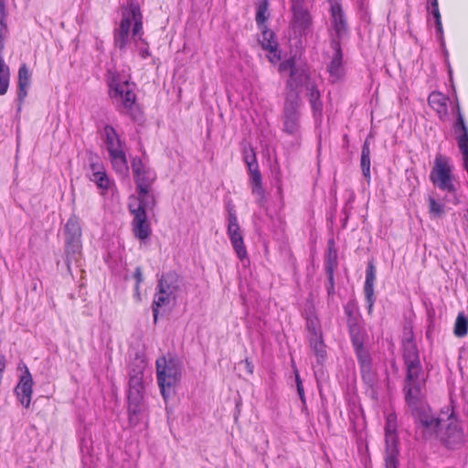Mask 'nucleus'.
Instances as JSON below:
<instances>
[{
    "label": "nucleus",
    "mask_w": 468,
    "mask_h": 468,
    "mask_svg": "<svg viewBox=\"0 0 468 468\" xmlns=\"http://www.w3.org/2000/svg\"><path fill=\"white\" fill-rule=\"evenodd\" d=\"M143 16L140 7L132 3L122 10V18L119 27L114 29V46L121 51L127 47L130 36L142 58L150 56L148 45L143 39Z\"/></svg>",
    "instance_id": "obj_1"
},
{
    "label": "nucleus",
    "mask_w": 468,
    "mask_h": 468,
    "mask_svg": "<svg viewBox=\"0 0 468 468\" xmlns=\"http://www.w3.org/2000/svg\"><path fill=\"white\" fill-rule=\"evenodd\" d=\"M146 363L142 357H135L129 367V381L127 390L128 422L131 427H136L147 420V405L144 399V373Z\"/></svg>",
    "instance_id": "obj_2"
},
{
    "label": "nucleus",
    "mask_w": 468,
    "mask_h": 468,
    "mask_svg": "<svg viewBox=\"0 0 468 468\" xmlns=\"http://www.w3.org/2000/svg\"><path fill=\"white\" fill-rule=\"evenodd\" d=\"M183 285L182 278L175 271L162 274L158 279L155 293L152 303L154 323L158 320L159 311L163 307H174Z\"/></svg>",
    "instance_id": "obj_3"
},
{
    "label": "nucleus",
    "mask_w": 468,
    "mask_h": 468,
    "mask_svg": "<svg viewBox=\"0 0 468 468\" xmlns=\"http://www.w3.org/2000/svg\"><path fill=\"white\" fill-rule=\"evenodd\" d=\"M301 105L299 92L286 93L282 116V132L292 138V147H299L302 142Z\"/></svg>",
    "instance_id": "obj_4"
},
{
    "label": "nucleus",
    "mask_w": 468,
    "mask_h": 468,
    "mask_svg": "<svg viewBox=\"0 0 468 468\" xmlns=\"http://www.w3.org/2000/svg\"><path fill=\"white\" fill-rule=\"evenodd\" d=\"M155 364L158 386L163 398L166 400L175 394L176 387L181 380L182 363L178 358L169 355L159 357Z\"/></svg>",
    "instance_id": "obj_5"
},
{
    "label": "nucleus",
    "mask_w": 468,
    "mask_h": 468,
    "mask_svg": "<svg viewBox=\"0 0 468 468\" xmlns=\"http://www.w3.org/2000/svg\"><path fill=\"white\" fill-rule=\"evenodd\" d=\"M402 356L406 367L404 385L425 382L424 371L420 363L419 349L413 335L402 342Z\"/></svg>",
    "instance_id": "obj_6"
},
{
    "label": "nucleus",
    "mask_w": 468,
    "mask_h": 468,
    "mask_svg": "<svg viewBox=\"0 0 468 468\" xmlns=\"http://www.w3.org/2000/svg\"><path fill=\"white\" fill-rule=\"evenodd\" d=\"M453 403L454 400L451 398L450 404L441 409V414L447 417L448 423L445 429L440 430L439 434H437L448 449H457L464 443L463 430L455 414Z\"/></svg>",
    "instance_id": "obj_7"
},
{
    "label": "nucleus",
    "mask_w": 468,
    "mask_h": 468,
    "mask_svg": "<svg viewBox=\"0 0 468 468\" xmlns=\"http://www.w3.org/2000/svg\"><path fill=\"white\" fill-rule=\"evenodd\" d=\"M66 265L70 271V264L78 261L81 254V228L78 217L71 216L64 227Z\"/></svg>",
    "instance_id": "obj_8"
},
{
    "label": "nucleus",
    "mask_w": 468,
    "mask_h": 468,
    "mask_svg": "<svg viewBox=\"0 0 468 468\" xmlns=\"http://www.w3.org/2000/svg\"><path fill=\"white\" fill-rule=\"evenodd\" d=\"M425 382L404 385L403 392L405 394V401L410 408L412 417L417 424L423 420L432 416L431 408L421 398V388Z\"/></svg>",
    "instance_id": "obj_9"
},
{
    "label": "nucleus",
    "mask_w": 468,
    "mask_h": 468,
    "mask_svg": "<svg viewBox=\"0 0 468 468\" xmlns=\"http://www.w3.org/2000/svg\"><path fill=\"white\" fill-rule=\"evenodd\" d=\"M103 138L113 169L118 174H124L128 170L127 160L115 129L106 125Z\"/></svg>",
    "instance_id": "obj_10"
},
{
    "label": "nucleus",
    "mask_w": 468,
    "mask_h": 468,
    "mask_svg": "<svg viewBox=\"0 0 468 468\" xmlns=\"http://www.w3.org/2000/svg\"><path fill=\"white\" fill-rule=\"evenodd\" d=\"M109 94L119 110L122 107L127 112L133 111L136 96L133 85L128 80L122 81L112 77L109 82Z\"/></svg>",
    "instance_id": "obj_11"
},
{
    "label": "nucleus",
    "mask_w": 468,
    "mask_h": 468,
    "mask_svg": "<svg viewBox=\"0 0 468 468\" xmlns=\"http://www.w3.org/2000/svg\"><path fill=\"white\" fill-rule=\"evenodd\" d=\"M329 33L331 42H341L348 35V24L342 5L337 1L330 2Z\"/></svg>",
    "instance_id": "obj_12"
},
{
    "label": "nucleus",
    "mask_w": 468,
    "mask_h": 468,
    "mask_svg": "<svg viewBox=\"0 0 468 468\" xmlns=\"http://www.w3.org/2000/svg\"><path fill=\"white\" fill-rule=\"evenodd\" d=\"M228 210V229L227 233L230 243L240 261L247 259L248 253L244 245L243 235L238 223L237 214L234 206L229 202Z\"/></svg>",
    "instance_id": "obj_13"
},
{
    "label": "nucleus",
    "mask_w": 468,
    "mask_h": 468,
    "mask_svg": "<svg viewBox=\"0 0 468 468\" xmlns=\"http://www.w3.org/2000/svg\"><path fill=\"white\" fill-rule=\"evenodd\" d=\"M396 416L390 414L387 417L385 426L386 437V454H385V468H398L399 466V450L396 445Z\"/></svg>",
    "instance_id": "obj_14"
},
{
    "label": "nucleus",
    "mask_w": 468,
    "mask_h": 468,
    "mask_svg": "<svg viewBox=\"0 0 468 468\" xmlns=\"http://www.w3.org/2000/svg\"><path fill=\"white\" fill-rule=\"evenodd\" d=\"M289 69L290 79L286 84V93L288 92H298L297 87L305 86L307 89L308 83H313L310 80L309 69L306 66H296L293 59L290 58L280 66V70H285Z\"/></svg>",
    "instance_id": "obj_15"
},
{
    "label": "nucleus",
    "mask_w": 468,
    "mask_h": 468,
    "mask_svg": "<svg viewBox=\"0 0 468 468\" xmlns=\"http://www.w3.org/2000/svg\"><path fill=\"white\" fill-rule=\"evenodd\" d=\"M455 115L456 120L452 125V132L463 154L464 168L468 173V127L458 103L455 107Z\"/></svg>",
    "instance_id": "obj_16"
},
{
    "label": "nucleus",
    "mask_w": 468,
    "mask_h": 468,
    "mask_svg": "<svg viewBox=\"0 0 468 468\" xmlns=\"http://www.w3.org/2000/svg\"><path fill=\"white\" fill-rule=\"evenodd\" d=\"M154 178L135 177L137 201L133 204L135 207H141L145 212L147 209H153L156 205V196L152 187Z\"/></svg>",
    "instance_id": "obj_17"
},
{
    "label": "nucleus",
    "mask_w": 468,
    "mask_h": 468,
    "mask_svg": "<svg viewBox=\"0 0 468 468\" xmlns=\"http://www.w3.org/2000/svg\"><path fill=\"white\" fill-rule=\"evenodd\" d=\"M129 210L133 216L132 226L134 237L140 240L147 239L151 234V227L146 212L141 207H135L133 203L129 204Z\"/></svg>",
    "instance_id": "obj_18"
},
{
    "label": "nucleus",
    "mask_w": 468,
    "mask_h": 468,
    "mask_svg": "<svg viewBox=\"0 0 468 468\" xmlns=\"http://www.w3.org/2000/svg\"><path fill=\"white\" fill-rule=\"evenodd\" d=\"M330 48L332 49V54L330 55V61L327 65V71L331 81L335 82L345 76L346 69L343 62L341 44H337L335 41L330 42Z\"/></svg>",
    "instance_id": "obj_19"
},
{
    "label": "nucleus",
    "mask_w": 468,
    "mask_h": 468,
    "mask_svg": "<svg viewBox=\"0 0 468 468\" xmlns=\"http://www.w3.org/2000/svg\"><path fill=\"white\" fill-rule=\"evenodd\" d=\"M292 25L294 28H297L300 32H304L310 28L312 17L304 0H292Z\"/></svg>",
    "instance_id": "obj_20"
},
{
    "label": "nucleus",
    "mask_w": 468,
    "mask_h": 468,
    "mask_svg": "<svg viewBox=\"0 0 468 468\" xmlns=\"http://www.w3.org/2000/svg\"><path fill=\"white\" fill-rule=\"evenodd\" d=\"M357 363L359 366L361 378L365 385L370 388L373 392L375 391L378 378L376 372L372 367V358L369 352L356 355Z\"/></svg>",
    "instance_id": "obj_21"
},
{
    "label": "nucleus",
    "mask_w": 468,
    "mask_h": 468,
    "mask_svg": "<svg viewBox=\"0 0 468 468\" xmlns=\"http://www.w3.org/2000/svg\"><path fill=\"white\" fill-rule=\"evenodd\" d=\"M24 368L25 371L21 375L19 382L15 388V393L23 407L27 409L31 401L33 378L26 365H24Z\"/></svg>",
    "instance_id": "obj_22"
},
{
    "label": "nucleus",
    "mask_w": 468,
    "mask_h": 468,
    "mask_svg": "<svg viewBox=\"0 0 468 468\" xmlns=\"http://www.w3.org/2000/svg\"><path fill=\"white\" fill-rule=\"evenodd\" d=\"M376 280V267L373 261H368L366 271V281L364 285V292L367 303L368 313L372 312L375 303L374 297V282Z\"/></svg>",
    "instance_id": "obj_23"
},
{
    "label": "nucleus",
    "mask_w": 468,
    "mask_h": 468,
    "mask_svg": "<svg viewBox=\"0 0 468 468\" xmlns=\"http://www.w3.org/2000/svg\"><path fill=\"white\" fill-rule=\"evenodd\" d=\"M31 74L26 64L20 66L18 69V91L17 100L21 104L27 96V90L30 86Z\"/></svg>",
    "instance_id": "obj_24"
},
{
    "label": "nucleus",
    "mask_w": 468,
    "mask_h": 468,
    "mask_svg": "<svg viewBox=\"0 0 468 468\" xmlns=\"http://www.w3.org/2000/svg\"><path fill=\"white\" fill-rule=\"evenodd\" d=\"M351 343L356 355L368 352L365 346L366 332L361 325L351 327L348 329Z\"/></svg>",
    "instance_id": "obj_25"
},
{
    "label": "nucleus",
    "mask_w": 468,
    "mask_h": 468,
    "mask_svg": "<svg viewBox=\"0 0 468 468\" xmlns=\"http://www.w3.org/2000/svg\"><path fill=\"white\" fill-rule=\"evenodd\" d=\"M306 90L314 118L321 117L323 112V103L320 99V91L314 83H308Z\"/></svg>",
    "instance_id": "obj_26"
},
{
    "label": "nucleus",
    "mask_w": 468,
    "mask_h": 468,
    "mask_svg": "<svg viewBox=\"0 0 468 468\" xmlns=\"http://www.w3.org/2000/svg\"><path fill=\"white\" fill-rule=\"evenodd\" d=\"M454 177H431L434 186L449 194L448 201L457 203L456 188L452 182Z\"/></svg>",
    "instance_id": "obj_27"
},
{
    "label": "nucleus",
    "mask_w": 468,
    "mask_h": 468,
    "mask_svg": "<svg viewBox=\"0 0 468 468\" xmlns=\"http://www.w3.org/2000/svg\"><path fill=\"white\" fill-rule=\"evenodd\" d=\"M273 37L274 35L271 31L263 30L260 39L262 48L270 51L271 56H269V59L272 63L280 59V56L277 54V42L274 40Z\"/></svg>",
    "instance_id": "obj_28"
},
{
    "label": "nucleus",
    "mask_w": 468,
    "mask_h": 468,
    "mask_svg": "<svg viewBox=\"0 0 468 468\" xmlns=\"http://www.w3.org/2000/svg\"><path fill=\"white\" fill-rule=\"evenodd\" d=\"M447 101L448 98L441 92H432L428 98L430 106L437 112L440 118L447 115Z\"/></svg>",
    "instance_id": "obj_29"
},
{
    "label": "nucleus",
    "mask_w": 468,
    "mask_h": 468,
    "mask_svg": "<svg viewBox=\"0 0 468 468\" xmlns=\"http://www.w3.org/2000/svg\"><path fill=\"white\" fill-rule=\"evenodd\" d=\"M441 421V418L434 417L432 415L430 418L423 420V421L419 423L418 426L423 429L424 437L427 438L434 434H439Z\"/></svg>",
    "instance_id": "obj_30"
},
{
    "label": "nucleus",
    "mask_w": 468,
    "mask_h": 468,
    "mask_svg": "<svg viewBox=\"0 0 468 468\" xmlns=\"http://www.w3.org/2000/svg\"><path fill=\"white\" fill-rule=\"evenodd\" d=\"M309 342L311 348L316 356L317 363L321 364L326 356L325 346L321 335L314 331V335L310 337Z\"/></svg>",
    "instance_id": "obj_31"
},
{
    "label": "nucleus",
    "mask_w": 468,
    "mask_h": 468,
    "mask_svg": "<svg viewBox=\"0 0 468 468\" xmlns=\"http://www.w3.org/2000/svg\"><path fill=\"white\" fill-rule=\"evenodd\" d=\"M452 172L449 158L437 154L431 176H449Z\"/></svg>",
    "instance_id": "obj_32"
},
{
    "label": "nucleus",
    "mask_w": 468,
    "mask_h": 468,
    "mask_svg": "<svg viewBox=\"0 0 468 468\" xmlns=\"http://www.w3.org/2000/svg\"><path fill=\"white\" fill-rule=\"evenodd\" d=\"M337 266V250L335 248V241L333 239L328 240L327 255L324 262L325 271H335Z\"/></svg>",
    "instance_id": "obj_33"
},
{
    "label": "nucleus",
    "mask_w": 468,
    "mask_h": 468,
    "mask_svg": "<svg viewBox=\"0 0 468 468\" xmlns=\"http://www.w3.org/2000/svg\"><path fill=\"white\" fill-rule=\"evenodd\" d=\"M262 177H251V189L252 194L256 197V202L259 204V206L263 207L266 202L265 198V192L262 187Z\"/></svg>",
    "instance_id": "obj_34"
},
{
    "label": "nucleus",
    "mask_w": 468,
    "mask_h": 468,
    "mask_svg": "<svg viewBox=\"0 0 468 468\" xmlns=\"http://www.w3.org/2000/svg\"><path fill=\"white\" fill-rule=\"evenodd\" d=\"M453 333L457 337H463L467 335V333H468V319L463 314V313H460L457 315V318H456L455 324H454Z\"/></svg>",
    "instance_id": "obj_35"
},
{
    "label": "nucleus",
    "mask_w": 468,
    "mask_h": 468,
    "mask_svg": "<svg viewBox=\"0 0 468 468\" xmlns=\"http://www.w3.org/2000/svg\"><path fill=\"white\" fill-rule=\"evenodd\" d=\"M361 169L363 176H369L370 174V150L367 143L366 142L362 148L361 153Z\"/></svg>",
    "instance_id": "obj_36"
},
{
    "label": "nucleus",
    "mask_w": 468,
    "mask_h": 468,
    "mask_svg": "<svg viewBox=\"0 0 468 468\" xmlns=\"http://www.w3.org/2000/svg\"><path fill=\"white\" fill-rule=\"evenodd\" d=\"M429 211L435 218H441L444 213L443 205L431 195L429 196Z\"/></svg>",
    "instance_id": "obj_37"
},
{
    "label": "nucleus",
    "mask_w": 468,
    "mask_h": 468,
    "mask_svg": "<svg viewBox=\"0 0 468 468\" xmlns=\"http://www.w3.org/2000/svg\"><path fill=\"white\" fill-rule=\"evenodd\" d=\"M268 2L261 0L257 6L256 22L261 27L267 20Z\"/></svg>",
    "instance_id": "obj_38"
},
{
    "label": "nucleus",
    "mask_w": 468,
    "mask_h": 468,
    "mask_svg": "<svg viewBox=\"0 0 468 468\" xmlns=\"http://www.w3.org/2000/svg\"><path fill=\"white\" fill-rule=\"evenodd\" d=\"M244 159L249 168L250 176H260L255 154L252 151H250V153H246Z\"/></svg>",
    "instance_id": "obj_39"
},
{
    "label": "nucleus",
    "mask_w": 468,
    "mask_h": 468,
    "mask_svg": "<svg viewBox=\"0 0 468 468\" xmlns=\"http://www.w3.org/2000/svg\"><path fill=\"white\" fill-rule=\"evenodd\" d=\"M431 14H432V16H433V17L435 19V26H436L437 34L440 36V37L441 39V42H442V45H444V41H443V29H442V24H441L439 5L432 7Z\"/></svg>",
    "instance_id": "obj_40"
},
{
    "label": "nucleus",
    "mask_w": 468,
    "mask_h": 468,
    "mask_svg": "<svg viewBox=\"0 0 468 468\" xmlns=\"http://www.w3.org/2000/svg\"><path fill=\"white\" fill-rule=\"evenodd\" d=\"M132 169L134 176H144L149 173L143 161L139 158H133L132 161Z\"/></svg>",
    "instance_id": "obj_41"
},
{
    "label": "nucleus",
    "mask_w": 468,
    "mask_h": 468,
    "mask_svg": "<svg viewBox=\"0 0 468 468\" xmlns=\"http://www.w3.org/2000/svg\"><path fill=\"white\" fill-rule=\"evenodd\" d=\"M97 180L96 185L98 188L102 190V194H104V191L112 189L115 187L113 181L112 180V177H96Z\"/></svg>",
    "instance_id": "obj_42"
},
{
    "label": "nucleus",
    "mask_w": 468,
    "mask_h": 468,
    "mask_svg": "<svg viewBox=\"0 0 468 468\" xmlns=\"http://www.w3.org/2000/svg\"><path fill=\"white\" fill-rule=\"evenodd\" d=\"M326 272V275H327V285H326V291H327V295H328V298H331L332 296L335 295V277H334V273L335 271H325Z\"/></svg>",
    "instance_id": "obj_43"
},
{
    "label": "nucleus",
    "mask_w": 468,
    "mask_h": 468,
    "mask_svg": "<svg viewBox=\"0 0 468 468\" xmlns=\"http://www.w3.org/2000/svg\"><path fill=\"white\" fill-rule=\"evenodd\" d=\"M133 278L136 281L135 291H136L137 294H139L140 284L144 282L143 271H142V268L140 266H137L135 268L134 272H133Z\"/></svg>",
    "instance_id": "obj_44"
},
{
    "label": "nucleus",
    "mask_w": 468,
    "mask_h": 468,
    "mask_svg": "<svg viewBox=\"0 0 468 468\" xmlns=\"http://www.w3.org/2000/svg\"><path fill=\"white\" fill-rule=\"evenodd\" d=\"M347 328L355 327L360 325V317L359 315H356L353 317H348L346 320Z\"/></svg>",
    "instance_id": "obj_45"
},
{
    "label": "nucleus",
    "mask_w": 468,
    "mask_h": 468,
    "mask_svg": "<svg viewBox=\"0 0 468 468\" xmlns=\"http://www.w3.org/2000/svg\"><path fill=\"white\" fill-rule=\"evenodd\" d=\"M239 365H244V367L246 369V371L250 374V375H252L253 374V371H254V366L252 364L251 361L249 360V358H245L244 361H241L239 363Z\"/></svg>",
    "instance_id": "obj_46"
},
{
    "label": "nucleus",
    "mask_w": 468,
    "mask_h": 468,
    "mask_svg": "<svg viewBox=\"0 0 468 468\" xmlns=\"http://www.w3.org/2000/svg\"><path fill=\"white\" fill-rule=\"evenodd\" d=\"M344 309H345V314L347 318L357 315V314H356V312H355V306L351 303H347Z\"/></svg>",
    "instance_id": "obj_47"
},
{
    "label": "nucleus",
    "mask_w": 468,
    "mask_h": 468,
    "mask_svg": "<svg viewBox=\"0 0 468 468\" xmlns=\"http://www.w3.org/2000/svg\"><path fill=\"white\" fill-rule=\"evenodd\" d=\"M7 12L5 7V2H0V20H6Z\"/></svg>",
    "instance_id": "obj_48"
},
{
    "label": "nucleus",
    "mask_w": 468,
    "mask_h": 468,
    "mask_svg": "<svg viewBox=\"0 0 468 468\" xmlns=\"http://www.w3.org/2000/svg\"><path fill=\"white\" fill-rule=\"evenodd\" d=\"M296 388H297V393L300 397L301 401L303 402V405H305L306 400H305L303 386L297 387Z\"/></svg>",
    "instance_id": "obj_49"
},
{
    "label": "nucleus",
    "mask_w": 468,
    "mask_h": 468,
    "mask_svg": "<svg viewBox=\"0 0 468 468\" xmlns=\"http://www.w3.org/2000/svg\"><path fill=\"white\" fill-rule=\"evenodd\" d=\"M294 374H295L296 388L300 387V386H303V382H302L301 377H300L299 372H298V370L296 368L294 369Z\"/></svg>",
    "instance_id": "obj_50"
},
{
    "label": "nucleus",
    "mask_w": 468,
    "mask_h": 468,
    "mask_svg": "<svg viewBox=\"0 0 468 468\" xmlns=\"http://www.w3.org/2000/svg\"><path fill=\"white\" fill-rule=\"evenodd\" d=\"M91 167H92V170H93V175L92 176H106L104 171L96 170V168H95L96 165L95 164H92Z\"/></svg>",
    "instance_id": "obj_51"
},
{
    "label": "nucleus",
    "mask_w": 468,
    "mask_h": 468,
    "mask_svg": "<svg viewBox=\"0 0 468 468\" xmlns=\"http://www.w3.org/2000/svg\"><path fill=\"white\" fill-rule=\"evenodd\" d=\"M307 328L309 329V331L312 332V334L314 335V331L317 332L315 326L313 324V323H307Z\"/></svg>",
    "instance_id": "obj_52"
},
{
    "label": "nucleus",
    "mask_w": 468,
    "mask_h": 468,
    "mask_svg": "<svg viewBox=\"0 0 468 468\" xmlns=\"http://www.w3.org/2000/svg\"><path fill=\"white\" fill-rule=\"evenodd\" d=\"M427 2H428V5H431V7L439 5L438 0H427Z\"/></svg>",
    "instance_id": "obj_53"
},
{
    "label": "nucleus",
    "mask_w": 468,
    "mask_h": 468,
    "mask_svg": "<svg viewBox=\"0 0 468 468\" xmlns=\"http://www.w3.org/2000/svg\"><path fill=\"white\" fill-rule=\"evenodd\" d=\"M275 185H276V186H277V187H278V192H279V194H281V192H282V188H281V186H280V180H279V177H276Z\"/></svg>",
    "instance_id": "obj_54"
},
{
    "label": "nucleus",
    "mask_w": 468,
    "mask_h": 468,
    "mask_svg": "<svg viewBox=\"0 0 468 468\" xmlns=\"http://www.w3.org/2000/svg\"><path fill=\"white\" fill-rule=\"evenodd\" d=\"M33 290H35V291L37 290V283H35V284L33 285Z\"/></svg>",
    "instance_id": "obj_55"
},
{
    "label": "nucleus",
    "mask_w": 468,
    "mask_h": 468,
    "mask_svg": "<svg viewBox=\"0 0 468 468\" xmlns=\"http://www.w3.org/2000/svg\"><path fill=\"white\" fill-rule=\"evenodd\" d=\"M0 2H5V0H0Z\"/></svg>",
    "instance_id": "obj_56"
}]
</instances>
